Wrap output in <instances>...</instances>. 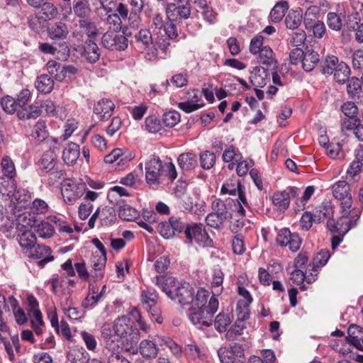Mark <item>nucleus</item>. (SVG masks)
<instances>
[{
  "label": "nucleus",
  "mask_w": 363,
  "mask_h": 363,
  "mask_svg": "<svg viewBox=\"0 0 363 363\" xmlns=\"http://www.w3.org/2000/svg\"><path fill=\"white\" fill-rule=\"evenodd\" d=\"M32 137L39 142L45 140L48 135V132L47 130L46 125L45 121H38L34 125L32 134Z\"/></svg>",
  "instance_id": "nucleus-54"
},
{
  "label": "nucleus",
  "mask_w": 363,
  "mask_h": 363,
  "mask_svg": "<svg viewBox=\"0 0 363 363\" xmlns=\"http://www.w3.org/2000/svg\"><path fill=\"white\" fill-rule=\"evenodd\" d=\"M101 45L108 50H124L128 47V39L123 35L107 31L102 35Z\"/></svg>",
  "instance_id": "nucleus-8"
},
{
  "label": "nucleus",
  "mask_w": 363,
  "mask_h": 363,
  "mask_svg": "<svg viewBox=\"0 0 363 363\" xmlns=\"http://www.w3.org/2000/svg\"><path fill=\"white\" fill-rule=\"evenodd\" d=\"M83 55L89 63H95L99 60L101 51L95 40H86L84 45Z\"/></svg>",
  "instance_id": "nucleus-16"
},
{
  "label": "nucleus",
  "mask_w": 363,
  "mask_h": 363,
  "mask_svg": "<svg viewBox=\"0 0 363 363\" xmlns=\"http://www.w3.org/2000/svg\"><path fill=\"white\" fill-rule=\"evenodd\" d=\"M119 217L125 220H132L138 216V211L129 205H123L119 207Z\"/></svg>",
  "instance_id": "nucleus-62"
},
{
  "label": "nucleus",
  "mask_w": 363,
  "mask_h": 363,
  "mask_svg": "<svg viewBox=\"0 0 363 363\" xmlns=\"http://www.w3.org/2000/svg\"><path fill=\"white\" fill-rule=\"evenodd\" d=\"M18 241L20 246L24 249H31L36 243V236L30 230L18 231Z\"/></svg>",
  "instance_id": "nucleus-32"
},
{
  "label": "nucleus",
  "mask_w": 363,
  "mask_h": 363,
  "mask_svg": "<svg viewBox=\"0 0 363 363\" xmlns=\"http://www.w3.org/2000/svg\"><path fill=\"white\" fill-rule=\"evenodd\" d=\"M267 69L259 66L253 68L251 72L250 80L253 86L262 87L267 84Z\"/></svg>",
  "instance_id": "nucleus-23"
},
{
  "label": "nucleus",
  "mask_w": 363,
  "mask_h": 363,
  "mask_svg": "<svg viewBox=\"0 0 363 363\" xmlns=\"http://www.w3.org/2000/svg\"><path fill=\"white\" fill-rule=\"evenodd\" d=\"M115 105L112 101L102 99L97 101L94 106V113L101 121H107L113 114Z\"/></svg>",
  "instance_id": "nucleus-13"
},
{
  "label": "nucleus",
  "mask_w": 363,
  "mask_h": 363,
  "mask_svg": "<svg viewBox=\"0 0 363 363\" xmlns=\"http://www.w3.org/2000/svg\"><path fill=\"white\" fill-rule=\"evenodd\" d=\"M318 62L319 55L316 52L312 50L305 51L301 61L303 68L305 71L311 72L313 70Z\"/></svg>",
  "instance_id": "nucleus-31"
},
{
  "label": "nucleus",
  "mask_w": 363,
  "mask_h": 363,
  "mask_svg": "<svg viewBox=\"0 0 363 363\" xmlns=\"http://www.w3.org/2000/svg\"><path fill=\"white\" fill-rule=\"evenodd\" d=\"M310 270L311 269H308V271H306V273H303L301 269L296 268V269H294L291 274V279L294 283L296 284H301L304 279H306L308 283H312L315 280V277L318 275V272L316 269H313L314 273L311 272V276L307 275Z\"/></svg>",
  "instance_id": "nucleus-29"
},
{
  "label": "nucleus",
  "mask_w": 363,
  "mask_h": 363,
  "mask_svg": "<svg viewBox=\"0 0 363 363\" xmlns=\"http://www.w3.org/2000/svg\"><path fill=\"white\" fill-rule=\"evenodd\" d=\"M1 105L4 111L9 114H12L16 111L18 112V106L16 101L11 96H6L1 99Z\"/></svg>",
  "instance_id": "nucleus-63"
},
{
  "label": "nucleus",
  "mask_w": 363,
  "mask_h": 363,
  "mask_svg": "<svg viewBox=\"0 0 363 363\" xmlns=\"http://www.w3.org/2000/svg\"><path fill=\"white\" fill-rule=\"evenodd\" d=\"M35 87L41 93L49 94L54 87L53 79L47 74H42L35 81Z\"/></svg>",
  "instance_id": "nucleus-37"
},
{
  "label": "nucleus",
  "mask_w": 363,
  "mask_h": 363,
  "mask_svg": "<svg viewBox=\"0 0 363 363\" xmlns=\"http://www.w3.org/2000/svg\"><path fill=\"white\" fill-rule=\"evenodd\" d=\"M79 27L87 35V39L95 40L99 35L96 23L89 19H80Z\"/></svg>",
  "instance_id": "nucleus-30"
},
{
  "label": "nucleus",
  "mask_w": 363,
  "mask_h": 363,
  "mask_svg": "<svg viewBox=\"0 0 363 363\" xmlns=\"http://www.w3.org/2000/svg\"><path fill=\"white\" fill-rule=\"evenodd\" d=\"M72 9L74 14L81 19H87L91 12L87 0H74Z\"/></svg>",
  "instance_id": "nucleus-27"
},
{
  "label": "nucleus",
  "mask_w": 363,
  "mask_h": 363,
  "mask_svg": "<svg viewBox=\"0 0 363 363\" xmlns=\"http://www.w3.org/2000/svg\"><path fill=\"white\" fill-rule=\"evenodd\" d=\"M84 184L77 182L72 179H67L62 182L61 191L64 201L68 204H74L84 193Z\"/></svg>",
  "instance_id": "nucleus-3"
},
{
  "label": "nucleus",
  "mask_w": 363,
  "mask_h": 363,
  "mask_svg": "<svg viewBox=\"0 0 363 363\" xmlns=\"http://www.w3.org/2000/svg\"><path fill=\"white\" fill-rule=\"evenodd\" d=\"M258 61L259 63L266 65H276V60L274 57V52L269 46H264L258 52Z\"/></svg>",
  "instance_id": "nucleus-50"
},
{
  "label": "nucleus",
  "mask_w": 363,
  "mask_h": 363,
  "mask_svg": "<svg viewBox=\"0 0 363 363\" xmlns=\"http://www.w3.org/2000/svg\"><path fill=\"white\" fill-rule=\"evenodd\" d=\"M238 292L242 298L238 301L237 309L242 308L247 309L252 302V297L251 294L245 287L241 286H238Z\"/></svg>",
  "instance_id": "nucleus-60"
},
{
  "label": "nucleus",
  "mask_w": 363,
  "mask_h": 363,
  "mask_svg": "<svg viewBox=\"0 0 363 363\" xmlns=\"http://www.w3.org/2000/svg\"><path fill=\"white\" fill-rule=\"evenodd\" d=\"M348 335L346 337L347 341L354 345L356 348L357 343L362 340L363 334L356 325H351L347 330Z\"/></svg>",
  "instance_id": "nucleus-56"
},
{
  "label": "nucleus",
  "mask_w": 363,
  "mask_h": 363,
  "mask_svg": "<svg viewBox=\"0 0 363 363\" xmlns=\"http://www.w3.org/2000/svg\"><path fill=\"white\" fill-rule=\"evenodd\" d=\"M224 274L219 267H216L213 269L211 286L213 289V296L219 295L223 291V282Z\"/></svg>",
  "instance_id": "nucleus-28"
},
{
  "label": "nucleus",
  "mask_w": 363,
  "mask_h": 363,
  "mask_svg": "<svg viewBox=\"0 0 363 363\" xmlns=\"http://www.w3.org/2000/svg\"><path fill=\"white\" fill-rule=\"evenodd\" d=\"M303 21V13L301 10L291 11L285 18L286 26L291 30L298 28Z\"/></svg>",
  "instance_id": "nucleus-43"
},
{
  "label": "nucleus",
  "mask_w": 363,
  "mask_h": 363,
  "mask_svg": "<svg viewBox=\"0 0 363 363\" xmlns=\"http://www.w3.org/2000/svg\"><path fill=\"white\" fill-rule=\"evenodd\" d=\"M289 9L286 1H281L275 4L270 12V18L274 23L280 22Z\"/></svg>",
  "instance_id": "nucleus-39"
},
{
  "label": "nucleus",
  "mask_w": 363,
  "mask_h": 363,
  "mask_svg": "<svg viewBox=\"0 0 363 363\" xmlns=\"http://www.w3.org/2000/svg\"><path fill=\"white\" fill-rule=\"evenodd\" d=\"M333 213V207L330 201H323L315 208V218L320 223L323 219L330 217Z\"/></svg>",
  "instance_id": "nucleus-42"
},
{
  "label": "nucleus",
  "mask_w": 363,
  "mask_h": 363,
  "mask_svg": "<svg viewBox=\"0 0 363 363\" xmlns=\"http://www.w3.org/2000/svg\"><path fill=\"white\" fill-rule=\"evenodd\" d=\"M41 104L35 102L23 109H19L17 112L18 117L21 119H35L42 113Z\"/></svg>",
  "instance_id": "nucleus-21"
},
{
  "label": "nucleus",
  "mask_w": 363,
  "mask_h": 363,
  "mask_svg": "<svg viewBox=\"0 0 363 363\" xmlns=\"http://www.w3.org/2000/svg\"><path fill=\"white\" fill-rule=\"evenodd\" d=\"M48 175V184L52 186H55L57 184L60 183L62 184V182L65 180V172L62 169H53L50 172H49Z\"/></svg>",
  "instance_id": "nucleus-64"
},
{
  "label": "nucleus",
  "mask_w": 363,
  "mask_h": 363,
  "mask_svg": "<svg viewBox=\"0 0 363 363\" xmlns=\"http://www.w3.org/2000/svg\"><path fill=\"white\" fill-rule=\"evenodd\" d=\"M335 80L340 83L343 84L347 82L350 74V69L349 66L344 62H340L338 67L333 72Z\"/></svg>",
  "instance_id": "nucleus-48"
},
{
  "label": "nucleus",
  "mask_w": 363,
  "mask_h": 363,
  "mask_svg": "<svg viewBox=\"0 0 363 363\" xmlns=\"http://www.w3.org/2000/svg\"><path fill=\"white\" fill-rule=\"evenodd\" d=\"M55 226L49 222L38 220L35 225V231L38 236L43 238H50L55 233Z\"/></svg>",
  "instance_id": "nucleus-41"
},
{
  "label": "nucleus",
  "mask_w": 363,
  "mask_h": 363,
  "mask_svg": "<svg viewBox=\"0 0 363 363\" xmlns=\"http://www.w3.org/2000/svg\"><path fill=\"white\" fill-rule=\"evenodd\" d=\"M16 177L10 178L9 177H0V193L2 195H6L11 197V193H13L16 189Z\"/></svg>",
  "instance_id": "nucleus-35"
},
{
  "label": "nucleus",
  "mask_w": 363,
  "mask_h": 363,
  "mask_svg": "<svg viewBox=\"0 0 363 363\" xmlns=\"http://www.w3.org/2000/svg\"><path fill=\"white\" fill-rule=\"evenodd\" d=\"M242 187L243 186L239 181L229 180L222 185L220 193L223 194H228L231 196H235Z\"/></svg>",
  "instance_id": "nucleus-57"
},
{
  "label": "nucleus",
  "mask_w": 363,
  "mask_h": 363,
  "mask_svg": "<svg viewBox=\"0 0 363 363\" xmlns=\"http://www.w3.org/2000/svg\"><path fill=\"white\" fill-rule=\"evenodd\" d=\"M46 67L49 74L56 80L62 82L65 79V75L62 72V65L60 62L55 60H50L48 62Z\"/></svg>",
  "instance_id": "nucleus-49"
},
{
  "label": "nucleus",
  "mask_w": 363,
  "mask_h": 363,
  "mask_svg": "<svg viewBox=\"0 0 363 363\" xmlns=\"http://www.w3.org/2000/svg\"><path fill=\"white\" fill-rule=\"evenodd\" d=\"M272 203L280 211L286 210L290 204L289 194L286 191L274 192L272 196Z\"/></svg>",
  "instance_id": "nucleus-40"
},
{
  "label": "nucleus",
  "mask_w": 363,
  "mask_h": 363,
  "mask_svg": "<svg viewBox=\"0 0 363 363\" xmlns=\"http://www.w3.org/2000/svg\"><path fill=\"white\" fill-rule=\"evenodd\" d=\"M106 263V256L104 255H96L93 257L91 259V268L94 271V274H92L94 277L97 279H101L104 277L102 269L105 267Z\"/></svg>",
  "instance_id": "nucleus-36"
},
{
  "label": "nucleus",
  "mask_w": 363,
  "mask_h": 363,
  "mask_svg": "<svg viewBox=\"0 0 363 363\" xmlns=\"http://www.w3.org/2000/svg\"><path fill=\"white\" fill-rule=\"evenodd\" d=\"M114 333L120 337L126 351H130L140 340V332L130 318L123 315L116 319L113 325Z\"/></svg>",
  "instance_id": "nucleus-1"
},
{
  "label": "nucleus",
  "mask_w": 363,
  "mask_h": 363,
  "mask_svg": "<svg viewBox=\"0 0 363 363\" xmlns=\"http://www.w3.org/2000/svg\"><path fill=\"white\" fill-rule=\"evenodd\" d=\"M80 155L79 145L75 143H69L62 151V160L67 165L74 164Z\"/></svg>",
  "instance_id": "nucleus-17"
},
{
  "label": "nucleus",
  "mask_w": 363,
  "mask_h": 363,
  "mask_svg": "<svg viewBox=\"0 0 363 363\" xmlns=\"http://www.w3.org/2000/svg\"><path fill=\"white\" fill-rule=\"evenodd\" d=\"M351 214V208L348 213L342 210V216L335 223L334 220L329 219L327 222V226L332 233H337L338 235L343 236L352 228L355 226V223H352V220H349V215Z\"/></svg>",
  "instance_id": "nucleus-9"
},
{
  "label": "nucleus",
  "mask_w": 363,
  "mask_h": 363,
  "mask_svg": "<svg viewBox=\"0 0 363 363\" xmlns=\"http://www.w3.org/2000/svg\"><path fill=\"white\" fill-rule=\"evenodd\" d=\"M203 228L201 223H191L187 224V227L184 231L186 238L189 240V244H192L193 241L196 240L197 236L201 233V230Z\"/></svg>",
  "instance_id": "nucleus-55"
},
{
  "label": "nucleus",
  "mask_w": 363,
  "mask_h": 363,
  "mask_svg": "<svg viewBox=\"0 0 363 363\" xmlns=\"http://www.w3.org/2000/svg\"><path fill=\"white\" fill-rule=\"evenodd\" d=\"M1 168L2 172L1 176L9 177L10 178L17 176L14 162L12 159L7 155L3 157L1 162Z\"/></svg>",
  "instance_id": "nucleus-46"
},
{
  "label": "nucleus",
  "mask_w": 363,
  "mask_h": 363,
  "mask_svg": "<svg viewBox=\"0 0 363 363\" xmlns=\"http://www.w3.org/2000/svg\"><path fill=\"white\" fill-rule=\"evenodd\" d=\"M40 9V10L36 14L40 22L52 20L58 14L57 8L52 3L47 1L41 5Z\"/></svg>",
  "instance_id": "nucleus-18"
},
{
  "label": "nucleus",
  "mask_w": 363,
  "mask_h": 363,
  "mask_svg": "<svg viewBox=\"0 0 363 363\" xmlns=\"http://www.w3.org/2000/svg\"><path fill=\"white\" fill-rule=\"evenodd\" d=\"M218 355L222 363H235L238 358L244 357V348L242 345L234 342L229 347H220L218 350Z\"/></svg>",
  "instance_id": "nucleus-7"
},
{
  "label": "nucleus",
  "mask_w": 363,
  "mask_h": 363,
  "mask_svg": "<svg viewBox=\"0 0 363 363\" xmlns=\"http://www.w3.org/2000/svg\"><path fill=\"white\" fill-rule=\"evenodd\" d=\"M8 335H4L2 341L0 343H4V348L8 354L9 358L11 361L15 359V354L13 352V347L17 352H20L21 346L19 342V337L18 335H14L11 337V342L7 340Z\"/></svg>",
  "instance_id": "nucleus-26"
},
{
  "label": "nucleus",
  "mask_w": 363,
  "mask_h": 363,
  "mask_svg": "<svg viewBox=\"0 0 363 363\" xmlns=\"http://www.w3.org/2000/svg\"><path fill=\"white\" fill-rule=\"evenodd\" d=\"M153 283L159 286L163 292L172 300L177 298L180 285L183 281H179L173 277L156 276L152 279Z\"/></svg>",
  "instance_id": "nucleus-5"
},
{
  "label": "nucleus",
  "mask_w": 363,
  "mask_h": 363,
  "mask_svg": "<svg viewBox=\"0 0 363 363\" xmlns=\"http://www.w3.org/2000/svg\"><path fill=\"white\" fill-rule=\"evenodd\" d=\"M67 363H86L88 354L80 350H72L67 354Z\"/></svg>",
  "instance_id": "nucleus-59"
},
{
  "label": "nucleus",
  "mask_w": 363,
  "mask_h": 363,
  "mask_svg": "<svg viewBox=\"0 0 363 363\" xmlns=\"http://www.w3.org/2000/svg\"><path fill=\"white\" fill-rule=\"evenodd\" d=\"M178 164L183 171H190L197 167L198 161L196 155L193 152H184L181 154L177 159Z\"/></svg>",
  "instance_id": "nucleus-20"
},
{
  "label": "nucleus",
  "mask_w": 363,
  "mask_h": 363,
  "mask_svg": "<svg viewBox=\"0 0 363 363\" xmlns=\"http://www.w3.org/2000/svg\"><path fill=\"white\" fill-rule=\"evenodd\" d=\"M57 162V155L53 150L45 152L40 162V168L46 172H50L55 168Z\"/></svg>",
  "instance_id": "nucleus-38"
},
{
  "label": "nucleus",
  "mask_w": 363,
  "mask_h": 363,
  "mask_svg": "<svg viewBox=\"0 0 363 363\" xmlns=\"http://www.w3.org/2000/svg\"><path fill=\"white\" fill-rule=\"evenodd\" d=\"M347 26L349 29L355 31V40L359 43H363V23L360 22V18L357 13L348 17Z\"/></svg>",
  "instance_id": "nucleus-22"
},
{
  "label": "nucleus",
  "mask_w": 363,
  "mask_h": 363,
  "mask_svg": "<svg viewBox=\"0 0 363 363\" xmlns=\"http://www.w3.org/2000/svg\"><path fill=\"white\" fill-rule=\"evenodd\" d=\"M231 322L232 318L230 313H220L214 320L215 328L219 333L225 332Z\"/></svg>",
  "instance_id": "nucleus-52"
},
{
  "label": "nucleus",
  "mask_w": 363,
  "mask_h": 363,
  "mask_svg": "<svg viewBox=\"0 0 363 363\" xmlns=\"http://www.w3.org/2000/svg\"><path fill=\"white\" fill-rule=\"evenodd\" d=\"M218 308V298L215 296H211L206 308L189 309V319L198 328L209 327L213 323V315Z\"/></svg>",
  "instance_id": "nucleus-2"
},
{
  "label": "nucleus",
  "mask_w": 363,
  "mask_h": 363,
  "mask_svg": "<svg viewBox=\"0 0 363 363\" xmlns=\"http://www.w3.org/2000/svg\"><path fill=\"white\" fill-rule=\"evenodd\" d=\"M175 196L179 199L178 203L180 208L185 211L192 210L194 204L193 199L186 193L185 190L179 191L177 189L175 191Z\"/></svg>",
  "instance_id": "nucleus-44"
},
{
  "label": "nucleus",
  "mask_w": 363,
  "mask_h": 363,
  "mask_svg": "<svg viewBox=\"0 0 363 363\" xmlns=\"http://www.w3.org/2000/svg\"><path fill=\"white\" fill-rule=\"evenodd\" d=\"M162 162L158 157L151 155L145 162V179L150 185L160 184Z\"/></svg>",
  "instance_id": "nucleus-6"
},
{
  "label": "nucleus",
  "mask_w": 363,
  "mask_h": 363,
  "mask_svg": "<svg viewBox=\"0 0 363 363\" xmlns=\"http://www.w3.org/2000/svg\"><path fill=\"white\" fill-rule=\"evenodd\" d=\"M340 63V62L336 56H328L321 62V72L323 74L330 75L336 69V67L339 66Z\"/></svg>",
  "instance_id": "nucleus-47"
},
{
  "label": "nucleus",
  "mask_w": 363,
  "mask_h": 363,
  "mask_svg": "<svg viewBox=\"0 0 363 363\" xmlns=\"http://www.w3.org/2000/svg\"><path fill=\"white\" fill-rule=\"evenodd\" d=\"M216 157L213 152L204 151L200 155L201 167L203 169H210L215 164Z\"/></svg>",
  "instance_id": "nucleus-61"
},
{
  "label": "nucleus",
  "mask_w": 363,
  "mask_h": 363,
  "mask_svg": "<svg viewBox=\"0 0 363 363\" xmlns=\"http://www.w3.org/2000/svg\"><path fill=\"white\" fill-rule=\"evenodd\" d=\"M16 221L17 230L24 231L30 230L32 228H35L38 219L34 214L30 212H24L17 216Z\"/></svg>",
  "instance_id": "nucleus-14"
},
{
  "label": "nucleus",
  "mask_w": 363,
  "mask_h": 363,
  "mask_svg": "<svg viewBox=\"0 0 363 363\" xmlns=\"http://www.w3.org/2000/svg\"><path fill=\"white\" fill-rule=\"evenodd\" d=\"M318 13V8L316 6H311L306 11L303 21L307 30L311 29L318 22L317 15Z\"/></svg>",
  "instance_id": "nucleus-53"
},
{
  "label": "nucleus",
  "mask_w": 363,
  "mask_h": 363,
  "mask_svg": "<svg viewBox=\"0 0 363 363\" xmlns=\"http://www.w3.org/2000/svg\"><path fill=\"white\" fill-rule=\"evenodd\" d=\"M180 286L178 295H177V298H175L174 301L182 305L189 304L190 302L193 301V296L194 294V289L190 284L186 281H183Z\"/></svg>",
  "instance_id": "nucleus-19"
},
{
  "label": "nucleus",
  "mask_w": 363,
  "mask_h": 363,
  "mask_svg": "<svg viewBox=\"0 0 363 363\" xmlns=\"http://www.w3.org/2000/svg\"><path fill=\"white\" fill-rule=\"evenodd\" d=\"M33 250L31 252L32 257L40 259L38 265L43 267L47 263L54 259L53 256L51 255V249L43 245H38L33 247Z\"/></svg>",
  "instance_id": "nucleus-15"
},
{
  "label": "nucleus",
  "mask_w": 363,
  "mask_h": 363,
  "mask_svg": "<svg viewBox=\"0 0 363 363\" xmlns=\"http://www.w3.org/2000/svg\"><path fill=\"white\" fill-rule=\"evenodd\" d=\"M174 12H177V15L184 19H187L191 14L189 4L177 6L174 4L167 5L166 13L167 16L169 19L171 16H174Z\"/></svg>",
  "instance_id": "nucleus-33"
},
{
  "label": "nucleus",
  "mask_w": 363,
  "mask_h": 363,
  "mask_svg": "<svg viewBox=\"0 0 363 363\" xmlns=\"http://www.w3.org/2000/svg\"><path fill=\"white\" fill-rule=\"evenodd\" d=\"M159 349L156 344L149 340H143L140 343V352L146 359L155 358L158 354Z\"/></svg>",
  "instance_id": "nucleus-25"
},
{
  "label": "nucleus",
  "mask_w": 363,
  "mask_h": 363,
  "mask_svg": "<svg viewBox=\"0 0 363 363\" xmlns=\"http://www.w3.org/2000/svg\"><path fill=\"white\" fill-rule=\"evenodd\" d=\"M140 297L144 308L147 311H150L152 315L155 317L156 321L158 323H161L162 318L159 315L156 308L158 295L155 289L147 288L146 290L142 291Z\"/></svg>",
  "instance_id": "nucleus-10"
},
{
  "label": "nucleus",
  "mask_w": 363,
  "mask_h": 363,
  "mask_svg": "<svg viewBox=\"0 0 363 363\" xmlns=\"http://www.w3.org/2000/svg\"><path fill=\"white\" fill-rule=\"evenodd\" d=\"M99 218L102 226L112 225L116 219V211L113 207L105 206L101 210L97 208L89 220L88 224L90 228H93L96 219Z\"/></svg>",
  "instance_id": "nucleus-11"
},
{
  "label": "nucleus",
  "mask_w": 363,
  "mask_h": 363,
  "mask_svg": "<svg viewBox=\"0 0 363 363\" xmlns=\"http://www.w3.org/2000/svg\"><path fill=\"white\" fill-rule=\"evenodd\" d=\"M277 242L280 246L288 247L295 252L300 249L301 239L297 233H291L287 228L281 229L277 238Z\"/></svg>",
  "instance_id": "nucleus-12"
},
{
  "label": "nucleus",
  "mask_w": 363,
  "mask_h": 363,
  "mask_svg": "<svg viewBox=\"0 0 363 363\" xmlns=\"http://www.w3.org/2000/svg\"><path fill=\"white\" fill-rule=\"evenodd\" d=\"M208 297V291L203 289H199L195 298L193 297V301L190 302L191 306L189 309L206 308L209 301Z\"/></svg>",
  "instance_id": "nucleus-34"
},
{
  "label": "nucleus",
  "mask_w": 363,
  "mask_h": 363,
  "mask_svg": "<svg viewBox=\"0 0 363 363\" xmlns=\"http://www.w3.org/2000/svg\"><path fill=\"white\" fill-rule=\"evenodd\" d=\"M68 28L65 23L57 22L49 28V35L52 39H63L68 35Z\"/></svg>",
  "instance_id": "nucleus-45"
},
{
  "label": "nucleus",
  "mask_w": 363,
  "mask_h": 363,
  "mask_svg": "<svg viewBox=\"0 0 363 363\" xmlns=\"http://www.w3.org/2000/svg\"><path fill=\"white\" fill-rule=\"evenodd\" d=\"M344 18L345 16L342 13L329 12L327 15V23L328 27L335 31L340 30L343 25L342 21Z\"/></svg>",
  "instance_id": "nucleus-51"
},
{
  "label": "nucleus",
  "mask_w": 363,
  "mask_h": 363,
  "mask_svg": "<svg viewBox=\"0 0 363 363\" xmlns=\"http://www.w3.org/2000/svg\"><path fill=\"white\" fill-rule=\"evenodd\" d=\"M211 208L213 213L221 216L225 219H228L231 216V214L227 210L225 203L220 199H215L211 203Z\"/></svg>",
  "instance_id": "nucleus-58"
},
{
  "label": "nucleus",
  "mask_w": 363,
  "mask_h": 363,
  "mask_svg": "<svg viewBox=\"0 0 363 363\" xmlns=\"http://www.w3.org/2000/svg\"><path fill=\"white\" fill-rule=\"evenodd\" d=\"M8 301L12 308L16 323L19 325H24L27 322L28 318L24 311L19 306L16 298L13 296H10L8 298Z\"/></svg>",
  "instance_id": "nucleus-24"
},
{
  "label": "nucleus",
  "mask_w": 363,
  "mask_h": 363,
  "mask_svg": "<svg viewBox=\"0 0 363 363\" xmlns=\"http://www.w3.org/2000/svg\"><path fill=\"white\" fill-rule=\"evenodd\" d=\"M332 192L340 201L341 209L348 213L353 203L350 184L345 181H338L332 186Z\"/></svg>",
  "instance_id": "nucleus-4"
}]
</instances>
